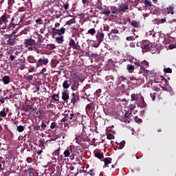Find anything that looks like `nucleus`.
<instances>
[{
    "label": "nucleus",
    "mask_w": 176,
    "mask_h": 176,
    "mask_svg": "<svg viewBox=\"0 0 176 176\" xmlns=\"http://www.w3.org/2000/svg\"><path fill=\"white\" fill-rule=\"evenodd\" d=\"M43 41L42 39L38 38L37 42L32 38H27L24 40L23 45L28 52H36L39 53L41 50H43L45 45L42 44Z\"/></svg>",
    "instance_id": "obj_1"
},
{
    "label": "nucleus",
    "mask_w": 176,
    "mask_h": 176,
    "mask_svg": "<svg viewBox=\"0 0 176 176\" xmlns=\"http://www.w3.org/2000/svg\"><path fill=\"white\" fill-rule=\"evenodd\" d=\"M11 20L10 12H5L0 17V28L1 30H8V27H9V23Z\"/></svg>",
    "instance_id": "obj_2"
},
{
    "label": "nucleus",
    "mask_w": 176,
    "mask_h": 176,
    "mask_svg": "<svg viewBox=\"0 0 176 176\" xmlns=\"http://www.w3.org/2000/svg\"><path fill=\"white\" fill-rule=\"evenodd\" d=\"M129 6H133V1L131 0H120L117 8L118 12L125 13L129 10Z\"/></svg>",
    "instance_id": "obj_3"
},
{
    "label": "nucleus",
    "mask_w": 176,
    "mask_h": 176,
    "mask_svg": "<svg viewBox=\"0 0 176 176\" xmlns=\"http://www.w3.org/2000/svg\"><path fill=\"white\" fill-rule=\"evenodd\" d=\"M131 101H135V104L138 107L145 108L146 107V102L144 100L142 95H138L133 94L131 96Z\"/></svg>",
    "instance_id": "obj_4"
},
{
    "label": "nucleus",
    "mask_w": 176,
    "mask_h": 176,
    "mask_svg": "<svg viewBox=\"0 0 176 176\" xmlns=\"http://www.w3.org/2000/svg\"><path fill=\"white\" fill-rule=\"evenodd\" d=\"M23 21V17H17L11 16V19L10 20V23L8 24V30H10L13 31L16 27H19L20 25V23Z\"/></svg>",
    "instance_id": "obj_5"
},
{
    "label": "nucleus",
    "mask_w": 176,
    "mask_h": 176,
    "mask_svg": "<svg viewBox=\"0 0 176 176\" xmlns=\"http://www.w3.org/2000/svg\"><path fill=\"white\" fill-rule=\"evenodd\" d=\"M17 36H19V35L16 34L14 32H13L11 34L8 35L6 37H5L6 44L9 45L10 46H14V45H16V38H17Z\"/></svg>",
    "instance_id": "obj_6"
},
{
    "label": "nucleus",
    "mask_w": 176,
    "mask_h": 176,
    "mask_svg": "<svg viewBox=\"0 0 176 176\" xmlns=\"http://www.w3.org/2000/svg\"><path fill=\"white\" fill-rule=\"evenodd\" d=\"M76 120V115L74 113L68 112L67 113L65 114V116L60 122L65 123V122H75Z\"/></svg>",
    "instance_id": "obj_7"
},
{
    "label": "nucleus",
    "mask_w": 176,
    "mask_h": 176,
    "mask_svg": "<svg viewBox=\"0 0 176 176\" xmlns=\"http://www.w3.org/2000/svg\"><path fill=\"white\" fill-rule=\"evenodd\" d=\"M103 162H104V168H109L110 171H115V166L116 164H111V166L109 167V164L112 163V158L111 157H105L103 160Z\"/></svg>",
    "instance_id": "obj_8"
},
{
    "label": "nucleus",
    "mask_w": 176,
    "mask_h": 176,
    "mask_svg": "<svg viewBox=\"0 0 176 176\" xmlns=\"http://www.w3.org/2000/svg\"><path fill=\"white\" fill-rule=\"evenodd\" d=\"M65 34V28H61L60 30L56 29L55 28H52V36H56V35H64Z\"/></svg>",
    "instance_id": "obj_9"
},
{
    "label": "nucleus",
    "mask_w": 176,
    "mask_h": 176,
    "mask_svg": "<svg viewBox=\"0 0 176 176\" xmlns=\"http://www.w3.org/2000/svg\"><path fill=\"white\" fill-rule=\"evenodd\" d=\"M131 118H133V111H126L124 113V117L121 118V120L124 122V123H130Z\"/></svg>",
    "instance_id": "obj_10"
},
{
    "label": "nucleus",
    "mask_w": 176,
    "mask_h": 176,
    "mask_svg": "<svg viewBox=\"0 0 176 176\" xmlns=\"http://www.w3.org/2000/svg\"><path fill=\"white\" fill-rule=\"evenodd\" d=\"M176 8L175 4L172 3L170 6H169L168 8H162V10L163 12V13H168V14H172L174 15L175 13V9Z\"/></svg>",
    "instance_id": "obj_11"
},
{
    "label": "nucleus",
    "mask_w": 176,
    "mask_h": 176,
    "mask_svg": "<svg viewBox=\"0 0 176 176\" xmlns=\"http://www.w3.org/2000/svg\"><path fill=\"white\" fill-rule=\"evenodd\" d=\"M140 46L142 52H149L151 50V43L149 41H142L140 43Z\"/></svg>",
    "instance_id": "obj_12"
},
{
    "label": "nucleus",
    "mask_w": 176,
    "mask_h": 176,
    "mask_svg": "<svg viewBox=\"0 0 176 176\" xmlns=\"http://www.w3.org/2000/svg\"><path fill=\"white\" fill-rule=\"evenodd\" d=\"M49 64V59L45 56L39 58L36 64V68H38V67H42V65H47Z\"/></svg>",
    "instance_id": "obj_13"
},
{
    "label": "nucleus",
    "mask_w": 176,
    "mask_h": 176,
    "mask_svg": "<svg viewBox=\"0 0 176 176\" xmlns=\"http://www.w3.org/2000/svg\"><path fill=\"white\" fill-rule=\"evenodd\" d=\"M62 100L65 102H67L69 100V92L68 91V89H65L62 92Z\"/></svg>",
    "instance_id": "obj_14"
},
{
    "label": "nucleus",
    "mask_w": 176,
    "mask_h": 176,
    "mask_svg": "<svg viewBox=\"0 0 176 176\" xmlns=\"http://www.w3.org/2000/svg\"><path fill=\"white\" fill-rule=\"evenodd\" d=\"M25 12V7L22 6L20 7L18 10L15 12L16 16H20L21 17H23L22 16L24 15V12Z\"/></svg>",
    "instance_id": "obj_15"
},
{
    "label": "nucleus",
    "mask_w": 176,
    "mask_h": 176,
    "mask_svg": "<svg viewBox=\"0 0 176 176\" xmlns=\"http://www.w3.org/2000/svg\"><path fill=\"white\" fill-rule=\"evenodd\" d=\"M71 102L73 105H75L78 101H79V96L78 95L75 94V93H73L71 95Z\"/></svg>",
    "instance_id": "obj_16"
},
{
    "label": "nucleus",
    "mask_w": 176,
    "mask_h": 176,
    "mask_svg": "<svg viewBox=\"0 0 176 176\" xmlns=\"http://www.w3.org/2000/svg\"><path fill=\"white\" fill-rule=\"evenodd\" d=\"M62 152H63L64 157H69L72 152V148L71 147H67V149H64Z\"/></svg>",
    "instance_id": "obj_17"
},
{
    "label": "nucleus",
    "mask_w": 176,
    "mask_h": 176,
    "mask_svg": "<svg viewBox=\"0 0 176 176\" xmlns=\"http://www.w3.org/2000/svg\"><path fill=\"white\" fill-rule=\"evenodd\" d=\"M71 89L75 91L79 87V82L76 80H73V82H70Z\"/></svg>",
    "instance_id": "obj_18"
},
{
    "label": "nucleus",
    "mask_w": 176,
    "mask_h": 176,
    "mask_svg": "<svg viewBox=\"0 0 176 176\" xmlns=\"http://www.w3.org/2000/svg\"><path fill=\"white\" fill-rule=\"evenodd\" d=\"M96 38L98 39V43L100 45L102 42H104V33L102 32H98L96 36Z\"/></svg>",
    "instance_id": "obj_19"
},
{
    "label": "nucleus",
    "mask_w": 176,
    "mask_h": 176,
    "mask_svg": "<svg viewBox=\"0 0 176 176\" xmlns=\"http://www.w3.org/2000/svg\"><path fill=\"white\" fill-rule=\"evenodd\" d=\"M19 54H21V52H17V51H16L12 54H11L10 56V61H14V60H16V58H19V57H18Z\"/></svg>",
    "instance_id": "obj_20"
},
{
    "label": "nucleus",
    "mask_w": 176,
    "mask_h": 176,
    "mask_svg": "<svg viewBox=\"0 0 176 176\" xmlns=\"http://www.w3.org/2000/svg\"><path fill=\"white\" fill-rule=\"evenodd\" d=\"M27 60L28 61V63H30V64H36V63H38V60H36V59H35V57H34V56H29L27 58Z\"/></svg>",
    "instance_id": "obj_21"
},
{
    "label": "nucleus",
    "mask_w": 176,
    "mask_h": 176,
    "mask_svg": "<svg viewBox=\"0 0 176 176\" xmlns=\"http://www.w3.org/2000/svg\"><path fill=\"white\" fill-rule=\"evenodd\" d=\"M60 152H64V148L59 147L57 150H56L54 153L55 156H58V157H63V155H60Z\"/></svg>",
    "instance_id": "obj_22"
},
{
    "label": "nucleus",
    "mask_w": 176,
    "mask_h": 176,
    "mask_svg": "<svg viewBox=\"0 0 176 176\" xmlns=\"http://www.w3.org/2000/svg\"><path fill=\"white\" fill-rule=\"evenodd\" d=\"M3 85H9L10 83V78L8 76H4L2 78Z\"/></svg>",
    "instance_id": "obj_23"
},
{
    "label": "nucleus",
    "mask_w": 176,
    "mask_h": 176,
    "mask_svg": "<svg viewBox=\"0 0 176 176\" xmlns=\"http://www.w3.org/2000/svg\"><path fill=\"white\" fill-rule=\"evenodd\" d=\"M154 24H157V25H159V24H163L164 23H166V18L164 19H155L154 21H153Z\"/></svg>",
    "instance_id": "obj_24"
},
{
    "label": "nucleus",
    "mask_w": 176,
    "mask_h": 176,
    "mask_svg": "<svg viewBox=\"0 0 176 176\" xmlns=\"http://www.w3.org/2000/svg\"><path fill=\"white\" fill-rule=\"evenodd\" d=\"M164 80L165 78L163 76H158V77L155 79V83H163Z\"/></svg>",
    "instance_id": "obj_25"
},
{
    "label": "nucleus",
    "mask_w": 176,
    "mask_h": 176,
    "mask_svg": "<svg viewBox=\"0 0 176 176\" xmlns=\"http://www.w3.org/2000/svg\"><path fill=\"white\" fill-rule=\"evenodd\" d=\"M126 69L129 71V72H130V74H133V72H134V69H135V67L133 65L128 64L126 65Z\"/></svg>",
    "instance_id": "obj_26"
},
{
    "label": "nucleus",
    "mask_w": 176,
    "mask_h": 176,
    "mask_svg": "<svg viewBox=\"0 0 176 176\" xmlns=\"http://www.w3.org/2000/svg\"><path fill=\"white\" fill-rule=\"evenodd\" d=\"M155 35H156V34H155V30H151L146 33V36L147 38H153Z\"/></svg>",
    "instance_id": "obj_27"
},
{
    "label": "nucleus",
    "mask_w": 176,
    "mask_h": 176,
    "mask_svg": "<svg viewBox=\"0 0 176 176\" xmlns=\"http://www.w3.org/2000/svg\"><path fill=\"white\" fill-rule=\"evenodd\" d=\"M128 21L131 23L132 27H134L135 28H137V27L139 25V23L137 22V21H131V19H129Z\"/></svg>",
    "instance_id": "obj_28"
},
{
    "label": "nucleus",
    "mask_w": 176,
    "mask_h": 176,
    "mask_svg": "<svg viewBox=\"0 0 176 176\" xmlns=\"http://www.w3.org/2000/svg\"><path fill=\"white\" fill-rule=\"evenodd\" d=\"M100 10L102 14H106L107 16L111 14V10H109V9L101 8Z\"/></svg>",
    "instance_id": "obj_29"
},
{
    "label": "nucleus",
    "mask_w": 176,
    "mask_h": 176,
    "mask_svg": "<svg viewBox=\"0 0 176 176\" xmlns=\"http://www.w3.org/2000/svg\"><path fill=\"white\" fill-rule=\"evenodd\" d=\"M69 86H71V83L68 82V80H65L63 83V87L65 90H67V89H69Z\"/></svg>",
    "instance_id": "obj_30"
},
{
    "label": "nucleus",
    "mask_w": 176,
    "mask_h": 176,
    "mask_svg": "<svg viewBox=\"0 0 176 176\" xmlns=\"http://www.w3.org/2000/svg\"><path fill=\"white\" fill-rule=\"evenodd\" d=\"M52 100H53L54 101H59L60 100V95L56 94H52V96H51Z\"/></svg>",
    "instance_id": "obj_31"
},
{
    "label": "nucleus",
    "mask_w": 176,
    "mask_h": 176,
    "mask_svg": "<svg viewBox=\"0 0 176 176\" xmlns=\"http://www.w3.org/2000/svg\"><path fill=\"white\" fill-rule=\"evenodd\" d=\"M55 39H56V42L57 43H63L64 41V36H60L59 37H56Z\"/></svg>",
    "instance_id": "obj_32"
},
{
    "label": "nucleus",
    "mask_w": 176,
    "mask_h": 176,
    "mask_svg": "<svg viewBox=\"0 0 176 176\" xmlns=\"http://www.w3.org/2000/svg\"><path fill=\"white\" fill-rule=\"evenodd\" d=\"M54 131H55V133L52 134V137H54V139L52 138V139H51L52 141H56V140H57V138H58V130L55 129Z\"/></svg>",
    "instance_id": "obj_33"
},
{
    "label": "nucleus",
    "mask_w": 176,
    "mask_h": 176,
    "mask_svg": "<svg viewBox=\"0 0 176 176\" xmlns=\"http://www.w3.org/2000/svg\"><path fill=\"white\" fill-rule=\"evenodd\" d=\"M134 64H135V69H140V68H141V67H142V63H140V61L138 60V61H135L134 62Z\"/></svg>",
    "instance_id": "obj_34"
},
{
    "label": "nucleus",
    "mask_w": 176,
    "mask_h": 176,
    "mask_svg": "<svg viewBox=\"0 0 176 176\" xmlns=\"http://www.w3.org/2000/svg\"><path fill=\"white\" fill-rule=\"evenodd\" d=\"M47 49L48 50H54V49H56V45H54V44H47Z\"/></svg>",
    "instance_id": "obj_35"
},
{
    "label": "nucleus",
    "mask_w": 176,
    "mask_h": 176,
    "mask_svg": "<svg viewBox=\"0 0 176 176\" xmlns=\"http://www.w3.org/2000/svg\"><path fill=\"white\" fill-rule=\"evenodd\" d=\"M95 157H97V159H102L104 154H102V153L96 152L95 153Z\"/></svg>",
    "instance_id": "obj_36"
},
{
    "label": "nucleus",
    "mask_w": 176,
    "mask_h": 176,
    "mask_svg": "<svg viewBox=\"0 0 176 176\" xmlns=\"http://www.w3.org/2000/svg\"><path fill=\"white\" fill-rule=\"evenodd\" d=\"M50 64L52 68H56V67H57V60L52 59Z\"/></svg>",
    "instance_id": "obj_37"
},
{
    "label": "nucleus",
    "mask_w": 176,
    "mask_h": 176,
    "mask_svg": "<svg viewBox=\"0 0 176 176\" xmlns=\"http://www.w3.org/2000/svg\"><path fill=\"white\" fill-rule=\"evenodd\" d=\"M84 8H87L89 6V3L91 2V0H82Z\"/></svg>",
    "instance_id": "obj_38"
},
{
    "label": "nucleus",
    "mask_w": 176,
    "mask_h": 176,
    "mask_svg": "<svg viewBox=\"0 0 176 176\" xmlns=\"http://www.w3.org/2000/svg\"><path fill=\"white\" fill-rule=\"evenodd\" d=\"M75 23H76L75 19L73 18L67 21L65 23V25H72V24H75Z\"/></svg>",
    "instance_id": "obj_39"
},
{
    "label": "nucleus",
    "mask_w": 176,
    "mask_h": 176,
    "mask_svg": "<svg viewBox=\"0 0 176 176\" xmlns=\"http://www.w3.org/2000/svg\"><path fill=\"white\" fill-rule=\"evenodd\" d=\"M142 67H143V68H148L149 67V62L146 61V60H143L142 63Z\"/></svg>",
    "instance_id": "obj_40"
},
{
    "label": "nucleus",
    "mask_w": 176,
    "mask_h": 176,
    "mask_svg": "<svg viewBox=\"0 0 176 176\" xmlns=\"http://www.w3.org/2000/svg\"><path fill=\"white\" fill-rule=\"evenodd\" d=\"M136 72H138V74H144V71H145L144 67H143V66H140V67H139L138 69H135Z\"/></svg>",
    "instance_id": "obj_41"
},
{
    "label": "nucleus",
    "mask_w": 176,
    "mask_h": 176,
    "mask_svg": "<svg viewBox=\"0 0 176 176\" xmlns=\"http://www.w3.org/2000/svg\"><path fill=\"white\" fill-rule=\"evenodd\" d=\"M29 113H32V112L36 111V107H34L32 104H29Z\"/></svg>",
    "instance_id": "obj_42"
},
{
    "label": "nucleus",
    "mask_w": 176,
    "mask_h": 176,
    "mask_svg": "<svg viewBox=\"0 0 176 176\" xmlns=\"http://www.w3.org/2000/svg\"><path fill=\"white\" fill-rule=\"evenodd\" d=\"M70 47H72L74 50H80V45H79L78 43H75L74 45H72Z\"/></svg>",
    "instance_id": "obj_43"
},
{
    "label": "nucleus",
    "mask_w": 176,
    "mask_h": 176,
    "mask_svg": "<svg viewBox=\"0 0 176 176\" xmlns=\"http://www.w3.org/2000/svg\"><path fill=\"white\" fill-rule=\"evenodd\" d=\"M86 14H87L88 16H90V13L93 12V8L91 7L87 8L85 10Z\"/></svg>",
    "instance_id": "obj_44"
},
{
    "label": "nucleus",
    "mask_w": 176,
    "mask_h": 176,
    "mask_svg": "<svg viewBox=\"0 0 176 176\" xmlns=\"http://www.w3.org/2000/svg\"><path fill=\"white\" fill-rule=\"evenodd\" d=\"M87 34L93 36L96 34V29L94 28L89 29L87 32Z\"/></svg>",
    "instance_id": "obj_45"
},
{
    "label": "nucleus",
    "mask_w": 176,
    "mask_h": 176,
    "mask_svg": "<svg viewBox=\"0 0 176 176\" xmlns=\"http://www.w3.org/2000/svg\"><path fill=\"white\" fill-rule=\"evenodd\" d=\"M7 115H8V113L5 111V109H3V110L0 111V118H6Z\"/></svg>",
    "instance_id": "obj_46"
},
{
    "label": "nucleus",
    "mask_w": 176,
    "mask_h": 176,
    "mask_svg": "<svg viewBox=\"0 0 176 176\" xmlns=\"http://www.w3.org/2000/svg\"><path fill=\"white\" fill-rule=\"evenodd\" d=\"M164 72L165 74H172L173 73V69L170 67L164 68Z\"/></svg>",
    "instance_id": "obj_47"
},
{
    "label": "nucleus",
    "mask_w": 176,
    "mask_h": 176,
    "mask_svg": "<svg viewBox=\"0 0 176 176\" xmlns=\"http://www.w3.org/2000/svg\"><path fill=\"white\" fill-rule=\"evenodd\" d=\"M124 145H126V142L124 140H122L118 146L119 149H123L124 148Z\"/></svg>",
    "instance_id": "obj_48"
},
{
    "label": "nucleus",
    "mask_w": 176,
    "mask_h": 176,
    "mask_svg": "<svg viewBox=\"0 0 176 176\" xmlns=\"http://www.w3.org/2000/svg\"><path fill=\"white\" fill-rule=\"evenodd\" d=\"M105 80H107V82H112V80H113V76H107L105 77Z\"/></svg>",
    "instance_id": "obj_49"
},
{
    "label": "nucleus",
    "mask_w": 176,
    "mask_h": 176,
    "mask_svg": "<svg viewBox=\"0 0 176 176\" xmlns=\"http://www.w3.org/2000/svg\"><path fill=\"white\" fill-rule=\"evenodd\" d=\"M16 130L17 131H19V133H23V131H24V126L23 125L18 126Z\"/></svg>",
    "instance_id": "obj_50"
},
{
    "label": "nucleus",
    "mask_w": 176,
    "mask_h": 176,
    "mask_svg": "<svg viewBox=\"0 0 176 176\" xmlns=\"http://www.w3.org/2000/svg\"><path fill=\"white\" fill-rule=\"evenodd\" d=\"M25 174H26V175H28V176H34V172L31 171L30 169H28V170L25 171Z\"/></svg>",
    "instance_id": "obj_51"
},
{
    "label": "nucleus",
    "mask_w": 176,
    "mask_h": 176,
    "mask_svg": "<svg viewBox=\"0 0 176 176\" xmlns=\"http://www.w3.org/2000/svg\"><path fill=\"white\" fill-rule=\"evenodd\" d=\"M15 2L16 1L14 0H8L9 8H12L13 6V4L15 3Z\"/></svg>",
    "instance_id": "obj_52"
},
{
    "label": "nucleus",
    "mask_w": 176,
    "mask_h": 176,
    "mask_svg": "<svg viewBox=\"0 0 176 176\" xmlns=\"http://www.w3.org/2000/svg\"><path fill=\"white\" fill-rule=\"evenodd\" d=\"M41 116H42V111H41V110L37 111L35 113V117L41 118Z\"/></svg>",
    "instance_id": "obj_53"
},
{
    "label": "nucleus",
    "mask_w": 176,
    "mask_h": 176,
    "mask_svg": "<svg viewBox=\"0 0 176 176\" xmlns=\"http://www.w3.org/2000/svg\"><path fill=\"white\" fill-rule=\"evenodd\" d=\"M63 8V9H65V11H67L68 9L69 8V3H64Z\"/></svg>",
    "instance_id": "obj_54"
},
{
    "label": "nucleus",
    "mask_w": 176,
    "mask_h": 176,
    "mask_svg": "<svg viewBox=\"0 0 176 176\" xmlns=\"http://www.w3.org/2000/svg\"><path fill=\"white\" fill-rule=\"evenodd\" d=\"M74 30V33L75 34V35H78V36H79V35H80V32H79V29L76 28H73Z\"/></svg>",
    "instance_id": "obj_55"
},
{
    "label": "nucleus",
    "mask_w": 176,
    "mask_h": 176,
    "mask_svg": "<svg viewBox=\"0 0 176 176\" xmlns=\"http://www.w3.org/2000/svg\"><path fill=\"white\" fill-rule=\"evenodd\" d=\"M135 105H137L135 104H135H131L129 105V109H130L131 111H134V109H135V107H136Z\"/></svg>",
    "instance_id": "obj_56"
},
{
    "label": "nucleus",
    "mask_w": 176,
    "mask_h": 176,
    "mask_svg": "<svg viewBox=\"0 0 176 176\" xmlns=\"http://www.w3.org/2000/svg\"><path fill=\"white\" fill-rule=\"evenodd\" d=\"M134 119L136 123H142V120L141 118H138V117L135 116Z\"/></svg>",
    "instance_id": "obj_57"
},
{
    "label": "nucleus",
    "mask_w": 176,
    "mask_h": 176,
    "mask_svg": "<svg viewBox=\"0 0 176 176\" xmlns=\"http://www.w3.org/2000/svg\"><path fill=\"white\" fill-rule=\"evenodd\" d=\"M126 40L129 42H131V41H134V36H129L126 38Z\"/></svg>",
    "instance_id": "obj_58"
},
{
    "label": "nucleus",
    "mask_w": 176,
    "mask_h": 176,
    "mask_svg": "<svg viewBox=\"0 0 176 176\" xmlns=\"http://www.w3.org/2000/svg\"><path fill=\"white\" fill-rule=\"evenodd\" d=\"M144 5H146V6H152V3L149 0H144Z\"/></svg>",
    "instance_id": "obj_59"
},
{
    "label": "nucleus",
    "mask_w": 176,
    "mask_h": 176,
    "mask_svg": "<svg viewBox=\"0 0 176 176\" xmlns=\"http://www.w3.org/2000/svg\"><path fill=\"white\" fill-rule=\"evenodd\" d=\"M26 162L27 163H32V162H34V158L28 157L26 158Z\"/></svg>",
    "instance_id": "obj_60"
},
{
    "label": "nucleus",
    "mask_w": 176,
    "mask_h": 176,
    "mask_svg": "<svg viewBox=\"0 0 176 176\" xmlns=\"http://www.w3.org/2000/svg\"><path fill=\"white\" fill-rule=\"evenodd\" d=\"M75 43H75V40L71 38V39L69 40V46L72 47V46L74 45Z\"/></svg>",
    "instance_id": "obj_61"
},
{
    "label": "nucleus",
    "mask_w": 176,
    "mask_h": 176,
    "mask_svg": "<svg viewBox=\"0 0 176 176\" xmlns=\"http://www.w3.org/2000/svg\"><path fill=\"white\" fill-rule=\"evenodd\" d=\"M107 140H113V138H115V136L113 135V134H109L107 136Z\"/></svg>",
    "instance_id": "obj_62"
},
{
    "label": "nucleus",
    "mask_w": 176,
    "mask_h": 176,
    "mask_svg": "<svg viewBox=\"0 0 176 176\" xmlns=\"http://www.w3.org/2000/svg\"><path fill=\"white\" fill-rule=\"evenodd\" d=\"M40 127L41 129V131L45 130V129H46V124L44 122H42Z\"/></svg>",
    "instance_id": "obj_63"
},
{
    "label": "nucleus",
    "mask_w": 176,
    "mask_h": 176,
    "mask_svg": "<svg viewBox=\"0 0 176 176\" xmlns=\"http://www.w3.org/2000/svg\"><path fill=\"white\" fill-rule=\"evenodd\" d=\"M36 23L40 25L41 24H42L43 23V21H42V19L39 18L38 19L36 20Z\"/></svg>",
    "instance_id": "obj_64"
}]
</instances>
